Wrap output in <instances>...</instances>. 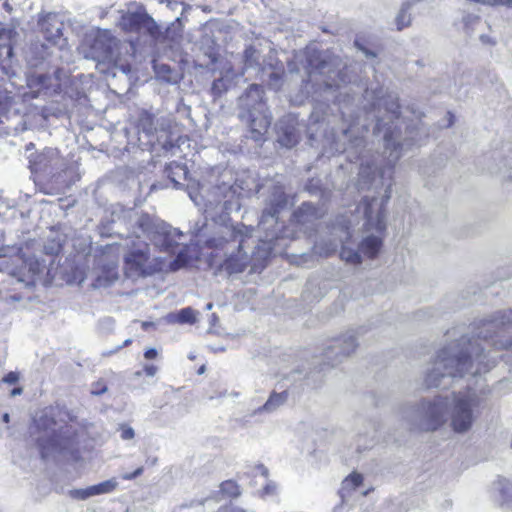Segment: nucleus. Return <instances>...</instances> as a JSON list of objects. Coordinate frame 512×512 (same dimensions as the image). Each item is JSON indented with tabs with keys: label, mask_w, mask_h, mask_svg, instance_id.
<instances>
[{
	"label": "nucleus",
	"mask_w": 512,
	"mask_h": 512,
	"mask_svg": "<svg viewBox=\"0 0 512 512\" xmlns=\"http://www.w3.org/2000/svg\"><path fill=\"white\" fill-rule=\"evenodd\" d=\"M485 349L467 336L443 347L426 372V388L447 389L455 378L487 372L496 364V357L490 351L485 353Z\"/></svg>",
	"instance_id": "f257e3e1"
},
{
	"label": "nucleus",
	"mask_w": 512,
	"mask_h": 512,
	"mask_svg": "<svg viewBox=\"0 0 512 512\" xmlns=\"http://www.w3.org/2000/svg\"><path fill=\"white\" fill-rule=\"evenodd\" d=\"M205 241L184 244L176 257L169 263L168 271L176 272L183 268L196 267L218 274L224 267V219L221 214L206 218L202 227Z\"/></svg>",
	"instance_id": "f03ea898"
},
{
	"label": "nucleus",
	"mask_w": 512,
	"mask_h": 512,
	"mask_svg": "<svg viewBox=\"0 0 512 512\" xmlns=\"http://www.w3.org/2000/svg\"><path fill=\"white\" fill-rule=\"evenodd\" d=\"M298 64H301L308 74L304 87L306 96L312 92L333 90L339 86L338 73L332 71L330 65L315 50L296 52L294 59L288 62L289 72L299 73Z\"/></svg>",
	"instance_id": "7ed1b4c3"
},
{
	"label": "nucleus",
	"mask_w": 512,
	"mask_h": 512,
	"mask_svg": "<svg viewBox=\"0 0 512 512\" xmlns=\"http://www.w3.org/2000/svg\"><path fill=\"white\" fill-rule=\"evenodd\" d=\"M448 396L423 398L403 410L402 419L411 431L434 432L447 422Z\"/></svg>",
	"instance_id": "20e7f679"
},
{
	"label": "nucleus",
	"mask_w": 512,
	"mask_h": 512,
	"mask_svg": "<svg viewBox=\"0 0 512 512\" xmlns=\"http://www.w3.org/2000/svg\"><path fill=\"white\" fill-rule=\"evenodd\" d=\"M70 168L59 151L51 148L36 152L29 159L33 181L45 194H52L55 187L64 182L63 176Z\"/></svg>",
	"instance_id": "39448f33"
},
{
	"label": "nucleus",
	"mask_w": 512,
	"mask_h": 512,
	"mask_svg": "<svg viewBox=\"0 0 512 512\" xmlns=\"http://www.w3.org/2000/svg\"><path fill=\"white\" fill-rule=\"evenodd\" d=\"M90 52L99 64L107 65L108 68H119L126 74L131 72V60L135 57L134 43L131 42L128 49L109 30H99L96 33Z\"/></svg>",
	"instance_id": "423d86ee"
},
{
	"label": "nucleus",
	"mask_w": 512,
	"mask_h": 512,
	"mask_svg": "<svg viewBox=\"0 0 512 512\" xmlns=\"http://www.w3.org/2000/svg\"><path fill=\"white\" fill-rule=\"evenodd\" d=\"M448 399L449 427L456 434L469 432L481 416L484 399L471 390L452 392Z\"/></svg>",
	"instance_id": "0eeeda50"
},
{
	"label": "nucleus",
	"mask_w": 512,
	"mask_h": 512,
	"mask_svg": "<svg viewBox=\"0 0 512 512\" xmlns=\"http://www.w3.org/2000/svg\"><path fill=\"white\" fill-rule=\"evenodd\" d=\"M477 338L495 350L512 351V310H499L480 320L475 327Z\"/></svg>",
	"instance_id": "6e6552de"
},
{
	"label": "nucleus",
	"mask_w": 512,
	"mask_h": 512,
	"mask_svg": "<svg viewBox=\"0 0 512 512\" xmlns=\"http://www.w3.org/2000/svg\"><path fill=\"white\" fill-rule=\"evenodd\" d=\"M166 266L163 257H153L147 242H132L123 257V273L129 279H143L161 273Z\"/></svg>",
	"instance_id": "1a4fd4ad"
},
{
	"label": "nucleus",
	"mask_w": 512,
	"mask_h": 512,
	"mask_svg": "<svg viewBox=\"0 0 512 512\" xmlns=\"http://www.w3.org/2000/svg\"><path fill=\"white\" fill-rule=\"evenodd\" d=\"M238 105L242 110L239 118L247 121L255 140L267 131L271 124V116L266 114L263 102V88L258 84H252L238 99Z\"/></svg>",
	"instance_id": "9d476101"
},
{
	"label": "nucleus",
	"mask_w": 512,
	"mask_h": 512,
	"mask_svg": "<svg viewBox=\"0 0 512 512\" xmlns=\"http://www.w3.org/2000/svg\"><path fill=\"white\" fill-rule=\"evenodd\" d=\"M252 228L244 224L228 225L226 222V270L241 272L248 263L249 253L255 241Z\"/></svg>",
	"instance_id": "9b49d317"
},
{
	"label": "nucleus",
	"mask_w": 512,
	"mask_h": 512,
	"mask_svg": "<svg viewBox=\"0 0 512 512\" xmlns=\"http://www.w3.org/2000/svg\"><path fill=\"white\" fill-rule=\"evenodd\" d=\"M216 178L215 170L211 169L196 186H189V196L196 205L207 208L209 205L221 202L222 186L216 183Z\"/></svg>",
	"instance_id": "f8f14e48"
},
{
	"label": "nucleus",
	"mask_w": 512,
	"mask_h": 512,
	"mask_svg": "<svg viewBox=\"0 0 512 512\" xmlns=\"http://www.w3.org/2000/svg\"><path fill=\"white\" fill-rule=\"evenodd\" d=\"M288 198L282 185H272L269 187V195L265 200V205L259 221L263 229L268 230L274 224L278 223L279 213L287 206Z\"/></svg>",
	"instance_id": "ddd939ff"
},
{
	"label": "nucleus",
	"mask_w": 512,
	"mask_h": 512,
	"mask_svg": "<svg viewBox=\"0 0 512 512\" xmlns=\"http://www.w3.org/2000/svg\"><path fill=\"white\" fill-rule=\"evenodd\" d=\"M388 122L384 118H378L376 123V129L378 131L384 130V142H385V159L386 166L389 171V178L392 175V169L402 156L403 143L398 139V125L394 128L387 126Z\"/></svg>",
	"instance_id": "4468645a"
},
{
	"label": "nucleus",
	"mask_w": 512,
	"mask_h": 512,
	"mask_svg": "<svg viewBox=\"0 0 512 512\" xmlns=\"http://www.w3.org/2000/svg\"><path fill=\"white\" fill-rule=\"evenodd\" d=\"M391 183L388 185L385 193V199L381 201L376 197H364L359 208L363 210L366 225L369 229H375L382 232L386 228L384 205L390 198Z\"/></svg>",
	"instance_id": "2eb2a0df"
},
{
	"label": "nucleus",
	"mask_w": 512,
	"mask_h": 512,
	"mask_svg": "<svg viewBox=\"0 0 512 512\" xmlns=\"http://www.w3.org/2000/svg\"><path fill=\"white\" fill-rule=\"evenodd\" d=\"M120 29L127 34L140 33L142 30L149 36L159 33V25L147 12H126L120 17Z\"/></svg>",
	"instance_id": "dca6fc26"
},
{
	"label": "nucleus",
	"mask_w": 512,
	"mask_h": 512,
	"mask_svg": "<svg viewBox=\"0 0 512 512\" xmlns=\"http://www.w3.org/2000/svg\"><path fill=\"white\" fill-rule=\"evenodd\" d=\"M366 100H371V105L374 109L384 108L387 112L388 120L393 122L399 119L400 105L398 103V97L395 94L384 95L383 88L379 89H367L364 95Z\"/></svg>",
	"instance_id": "f3484780"
},
{
	"label": "nucleus",
	"mask_w": 512,
	"mask_h": 512,
	"mask_svg": "<svg viewBox=\"0 0 512 512\" xmlns=\"http://www.w3.org/2000/svg\"><path fill=\"white\" fill-rule=\"evenodd\" d=\"M357 345L355 332L348 331L325 350V357L332 366L336 365L353 353Z\"/></svg>",
	"instance_id": "a211bd4d"
},
{
	"label": "nucleus",
	"mask_w": 512,
	"mask_h": 512,
	"mask_svg": "<svg viewBox=\"0 0 512 512\" xmlns=\"http://www.w3.org/2000/svg\"><path fill=\"white\" fill-rule=\"evenodd\" d=\"M13 262L17 266L12 270V275L19 282H23L28 286L34 285L38 275L41 273L39 261L34 258L16 256Z\"/></svg>",
	"instance_id": "6ab92c4d"
},
{
	"label": "nucleus",
	"mask_w": 512,
	"mask_h": 512,
	"mask_svg": "<svg viewBox=\"0 0 512 512\" xmlns=\"http://www.w3.org/2000/svg\"><path fill=\"white\" fill-rule=\"evenodd\" d=\"M386 172L385 168H382L374 163H361L359 170V188L361 190L379 189L383 186V178Z\"/></svg>",
	"instance_id": "aec40b11"
},
{
	"label": "nucleus",
	"mask_w": 512,
	"mask_h": 512,
	"mask_svg": "<svg viewBox=\"0 0 512 512\" xmlns=\"http://www.w3.org/2000/svg\"><path fill=\"white\" fill-rule=\"evenodd\" d=\"M157 44H165L169 48L178 45L183 38V25L180 18L175 19L165 29L159 25V33L150 37Z\"/></svg>",
	"instance_id": "412c9836"
},
{
	"label": "nucleus",
	"mask_w": 512,
	"mask_h": 512,
	"mask_svg": "<svg viewBox=\"0 0 512 512\" xmlns=\"http://www.w3.org/2000/svg\"><path fill=\"white\" fill-rule=\"evenodd\" d=\"M182 232L171 227H156L154 237L157 239L156 245L159 250L166 253H174L179 243L177 238L182 236Z\"/></svg>",
	"instance_id": "4be33fe9"
},
{
	"label": "nucleus",
	"mask_w": 512,
	"mask_h": 512,
	"mask_svg": "<svg viewBox=\"0 0 512 512\" xmlns=\"http://www.w3.org/2000/svg\"><path fill=\"white\" fill-rule=\"evenodd\" d=\"M322 216L321 211L311 203H303L294 213L296 223L311 228L316 220Z\"/></svg>",
	"instance_id": "5701e85b"
},
{
	"label": "nucleus",
	"mask_w": 512,
	"mask_h": 512,
	"mask_svg": "<svg viewBox=\"0 0 512 512\" xmlns=\"http://www.w3.org/2000/svg\"><path fill=\"white\" fill-rule=\"evenodd\" d=\"M363 477L359 473H352L346 477L341 485L339 495L343 501H351L356 497V494L365 495V492L357 493V489L361 486Z\"/></svg>",
	"instance_id": "b1692460"
},
{
	"label": "nucleus",
	"mask_w": 512,
	"mask_h": 512,
	"mask_svg": "<svg viewBox=\"0 0 512 512\" xmlns=\"http://www.w3.org/2000/svg\"><path fill=\"white\" fill-rule=\"evenodd\" d=\"M34 424L39 432H52L49 442L53 447L58 445V435L55 431L57 424L55 418L47 413L41 414L38 418H34Z\"/></svg>",
	"instance_id": "393cba45"
},
{
	"label": "nucleus",
	"mask_w": 512,
	"mask_h": 512,
	"mask_svg": "<svg viewBox=\"0 0 512 512\" xmlns=\"http://www.w3.org/2000/svg\"><path fill=\"white\" fill-rule=\"evenodd\" d=\"M287 399H288L287 392H281V393L274 392L270 395V397L265 402V404L262 405L261 407H259L258 409H256L252 413V415L263 414V413H266V414L273 413L278 408H280L282 405H284L286 403Z\"/></svg>",
	"instance_id": "a878e982"
},
{
	"label": "nucleus",
	"mask_w": 512,
	"mask_h": 512,
	"mask_svg": "<svg viewBox=\"0 0 512 512\" xmlns=\"http://www.w3.org/2000/svg\"><path fill=\"white\" fill-rule=\"evenodd\" d=\"M135 127L138 133L153 135L156 131L155 116L146 110H142L138 114Z\"/></svg>",
	"instance_id": "bb28decb"
},
{
	"label": "nucleus",
	"mask_w": 512,
	"mask_h": 512,
	"mask_svg": "<svg viewBox=\"0 0 512 512\" xmlns=\"http://www.w3.org/2000/svg\"><path fill=\"white\" fill-rule=\"evenodd\" d=\"M167 320L172 324H194L197 319L195 311L191 307H186L168 314Z\"/></svg>",
	"instance_id": "cd10ccee"
},
{
	"label": "nucleus",
	"mask_w": 512,
	"mask_h": 512,
	"mask_svg": "<svg viewBox=\"0 0 512 512\" xmlns=\"http://www.w3.org/2000/svg\"><path fill=\"white\" fill-rule=\"evenodd\" d=\"M382 246V240L378 236L370 235L364 238L359 246L361 253L369 258H374Z\"/></svg>",
	"instance_id": "c85d7f7f"
},
{
	"label": "nucleus",
	"mask_w": 512,
	"mask_h": 512,
	"mask_svg": "<svg viewBox=\"0 0 512 512\" xmlns=\"http://www.w3.org/2000/svg\"><path fill=\"white\" fill-rule=\"evenodd\" d=\"M52 15L47 14L39 21L42 32L45 34V38L50 42H55L62 34L61 27H56L55 30L49 29L48 25L51 24Z\"/></svg>",
	"instance_id": "c756f323"
},
{
	"label": "nucleus",
	"mask_w": 512,
	"mask_h": 512,
	"mask_svg": "<svg viewBox=\"0 0 512 512\" xmlns=\"http://www.w3.org/2000/svg\"><path fill=\"white\" fill-rule=\"evenodd\" d=\"M411 8V3L406 2L402 5L397 17H396V25L398 30H402L407 27L411 23V15L409 10Z\"/></svg>",
	"instance_id": "7c9ffc66"
},
{
	"label": "nucleus",
	"mask_w": 512,
	"mask_h": 512,
	"mask_svg": "<svg viewBox=\"0 0 512 512\" xmlns=\"http://www.w3.org/2000/svg\"><path fill=\"white\" fill-rule=\"evenodd\" d=\"M278 141L282 146L291 148L298 143V135L293 127H288L279 135Z\"/></svg>",
	"instance_id": "2f4dec72"
},
{
	"label": "nucleus",
	"mask_w": 512,
	"mask_h": 512,
	"mask_svg": "<svg viewBox=\"0 0 512 512\" xmlns=\"http://www.w3.org/2000/svg\"><path fill=\"white\" fill-rule=\"evenodd\" d=\"M340 257L342 260L351 264H360L362 262L360 253L345 245L342 246Z\"/></svg>",
	"instance_id": "473e14b6"
},
{
	"label": "nucleus",
	"mask_w": 512,
	"mask_h": 512,
	"mask_svg": "<svg viewBox=\"0 0 512 512\" xmlns=\"http://www.w3.org/2000/svg\"><path fill=\"white\" fill-rule=\"evenodd\" d=\"M116 487L117 483L114 480H106L91 486V492L93 495L106 494L114 491Z\"/></svg>",
	"instance_id": "72a5a7b5"
},
{
	"label": "nucleus",
	"mask_w": 512,
	"mask_h": 512,
	"mask_svg": "<svg viewBox=\"0 0 512 512\" xmlns=\"http://www.w3.org/2000/svg\"><path fill=\"white\" fill-rule=\"evenodd\" d=\"M283 71L271 70L268 72V86L273 90H279L283 85Z\"/></svg>",
	"instance_id": "f704fd0d"
},
{
	"label": "nucleus",
	"mask_w": 512,
	"mask_h": 512,
	"mask_svg": "<svg viewBox=\"0 0 512 512\" xmlns=\"http://www.w3.org/2000/svg\"><path fill=\"white\" fill-rule=\"evenodd\" d=\"M278 492V486L274 481L268 480L267 483L258 490V496L262 499L267 497L276 496Z\"/></svg>",
	"instance_id": "c9c22d12"
},
{
	"label": "nucleus",
	"mask_w": 512,
	"mask_h": 512,
	"mask_svg": "<svg viewBox=\"0 0 512 512\" xmlns=\"http://www.w3.org/2000/svg\"><path fill=\"white\" fill-rule=\"evenodd\" d=\"M242 494V488L233 480H226V497L238 498Z\"/></svg>",
	"instance_id": "e433bc0d"
},
{
	"label": "nucleus",
	"mask_w": 512,
	"mask_h": 512,
	"mask_svg": "<svg viewBox=\"0 0 512 512\" xmlns=\"http://www.w3.org/2000/svg\"><path fill=\"white\" fill-rule=\"evenodd\" d=\"M364 142L365 140L363 137L356 136L354 138H349V143L343 150L350 151L354 149L355 153L360 154V148L364 146Z\"/></svg>",
	"instance_id": "4c0bfd02"
},
{
	"label": "nucleus",
	"mask_w": 512,
	"mask_h": 512,
	"mask_svg": "<svg viewBox=\"0 0 512 512\" xmlns=\"http://www.w3.org/2000/svg\"><path fill=\"white\" fill-rule=\"evenodd\" d=\"M120 436L123 440H131L135 436V432L128 424H121L119 426Z\"/></svg>",
	"instance_id": "58836bf2"
},
{
	"label": "nucleus",
	"mask_w": 512,
	"mask_h": 512,
	"mask_svg": "<svg viewBox=\"0 0 512 512\" xmlns=\"http://www.w3.org/2000/svg\"><path fill=\"white\" fill-rule=\"evenodd\" d=\"M496 489H498L503 496H509L512 491V484L508 480L502 479L497 482Z\"/></svg>",
	"instance_id": "ea45409f"
},
{
	"label": "nucleus",
	"mask_w": 512,
	"mask_h": 512,
	"mask_svg": "<svg viewBox=\"0 0 512 512\" xmlns=\"http://www.w3.org/2000/svg\"><path fill=\"white\" fill-rule=\"evenodd\" d=\"M107 391V386L103 380H98L93 383L92 394L93 395H101Z\"/></svg>",
	"instance_id": "a19ab883"
},
{
	"label": "nucleus",
	"mask_w": 512,
	"mask_h": 512,
	"mask_svg": "<svg viewBox=\"0 0 512 512\" xmlns=\"http://www.w3.org/2000/svg\"><path fill=\"white\" fill-rule=\"evenodd\" d=\"M0 48V57H4L6 59H11L13 57V46L10 43L4 44Z\"/></svg>",
	"instance_id": "79ce46f5"
},
{
	"label": "nucleus",
	"mask_w": 512,
	"mask_h": 512,
	"mask_svg": "<svg viewBox=\"0 0 512 512\" xmlns=\"http://www.w3.org/2000/svg\"><path fill=\"white\" fill-rule=\"evenodd\" d=\"M72 495L74 497L80 498V499H86L90 496H93V493L91 492V486L86 489L81 490H75Z\"/></svg>",
	"instance_id": "37998d69"
},
{
	"label": "nucleus",
	"mask_w": 512,
	"mask_h": 512,
	"mask_svg": "<svg viewBox=\"0 0 512 512\" xmlns=\"http://www.w3.org/2000/svg\"><path fill=\"white\" fill-rule=\"evenodd\" d=\"M143 471H144L143 467H138L133 472L123 474L122 479L123 480H133V479L139 477L140 475H142Z\"/></svg>",
	"instance_id": "c03bdc74"
},
{
	"label": "nucleus",
	"mask_w": 512,
	"mask_h": 512,
	"mask_svg": "<svg viewBox=\"0 0 512 512\" xmlns=\"http://www.w3.org/2000/svg\"><path fill=\"white\" fill-rule=\"evenodd\" d=\"M18 380H19V375H18V373L13 372V371H11V372L7 373V374L3 377V379H2V381H3L4 383H7V384H15V383H17V382H18Z\"/></svg>",
	"instance_id": "a18cd8bd"
},
{
	"label": "nucleus",
	"mask_w": 512,
	"mask_h": 512,
	"mask_svg": "<svg viewBox=\"0 0 512 512\" xmlns=\"http://www.w3.org/2000/svg\"><path fill=\"white\" fill-rule=\"evenodd\" d=\"M350 509V501H343L341 500V503L334 507L332 512H349Z\"/></svg>",
	"instance_id": "49530a36"
},
{
	"label": "nucleus",
	"mask_w": 512,
	"mask_h": 512,
	"mask_svg": "<svg viewBox=\"0 0 512 512\" xmlns=\"http://www.w3.org/2000/svg\"><path fill=\"white\" fill-rule=\"evenodd\" d=\"M254 471L256 474H260L261 476H263L265 478H268V476H269V470L263 464H256L254 466Z\"/></svg>",
	"instance_id": "de8ad7c7"
},
{
	"label": "nucleus",
	"mask_w": 512,
	"mask_h": 512,
	"mask_svg": "<svg viewBox=\"0 0 512 512\" xmlns=\"http://www.w3.org/2000/svg\"><path fill=\"white\" fill-rule=\"evenodd\" d=\"M157 355H158V352H157V350H156V349H154V348H149V349H147V350L144 352V357H145L146 359H154V358H156V357H157Z\"/></svg>",
	"instance_id": "09e8293b"
},
{
	"label": "nucleus",
	"mask_w": 512,
	"mask_h": 512,
	"mask_svg": "<svg viewBox=\"0 0 512 512\" xmlns=\"http://www.w3.org/2000/svg\"><path fill=\"white\" fill-rule=\"evenodd\" d=\"M479 21V16H476V15H467L463 18V22L465 25H469V24H472L473 22H477Z\"/></svg>",
	"instance_id": "8fccbe9b"
},
{
	"label": "nucleus",
	"mask_w": 512,
	"mask_h": 512,
	"mask_svg": "<svg viewBox=\"0 0 512 512\" xmlns=\"http://www.w3.org/2000/svg\"><path fill=\"white\" fill-rule=\"evenodd\" d=\"M144 372L148 376H154L156 374V372H157V367L154 366V365H146L144 367Z\"/></svg>",
	"instance_id": "3c124183"
},
{
	"label": "nucleus",
	"mask_w": 512,
	"mask_h": 512,
	"mask_svg": "<svg viewBox=\"0 0 512 512\" xmlns=\"http://www.w3.org/2000/svg\"><path fill=\"white\" fill-rule=\"evenodd\" d=\"M107 272H108L109 278H111L112 280L117 279L118 272H117L116 264H114L112 267H110Z\"/></svg>",
	"instance_id": "603ef678"
},
{
	"label": "nucleus",
	"mask_w": 512,
	"mask_h": 512,
	"mask_svg": "<svg viewBox=\"0 0 512 512\" xmlns=\"http://www.w3.org/2000/svg\"><path fill=\"white\" fill-rule=\"evenodd\" d=\"M337 244L336 243H330L329 247L324 251V254L327 256L330 253L336 251Z\"/></svg>",
	"instance_id": "864d4df0"
},
{
	"label": "nucleus",
	"mask_w": 512,
	"mask_h": 512,
	"mask_svg": "<svg viewBox=\"0 0 512 512\" xmlns=\"http://www.w3.org/2000/svg\"><path fill=\"white\" fill-rule=\"evenodd\" d=\"M394 507H395V504L393 502H389L383 508L382 512H392Z\"/></svg>",
	"instance_id": "5fc2aeb1"
},
{
	"label": "nucleus",
	"mask_w": 512,
	"mask_h": 512,
	"mask_svg": "<svg viewBox=\"0 0 512 512\" xmlns=\"http://www.w3.org/2000/svg\"><path fill=\"white\" fill-rule=\"evenodd\" d=\"M498 2L500 4L499 6H506L512 8V0H500Z\"/></svg>",
	"instance_id": "6e6d98bb"
},
{
	"label": "nucleus",
	"mask_w": 512,
	"mask_h": 512,
	"mask_svg": "<svg viewBox=\"0 0 512 512\" xmlns=\"http://www.w3.org/2000/svg\"><path fill=\"white\" fill-rule=\"evenodd\" d=\"M480 40L483 42V43H490V44H495L494 41H491V39L486 36V35H481L480 36Z\"/></svg>",
	"instance_id": "4d7b16f0"
},
{
	"label": "nucleus",
	"mask_w": 512,
	"mask_h": 512,
	"mask_svg": "<svg viewBox=\"0 0 512 512\" xmlns=\"http://www.w3.org/2000/svg\"><path fill=\"white\" fill-rule=\"evenodd\" d=\"M226 512H247V511H245L244 509H242L240 507L231 506L229 508V511L226 510Z\"/></svg>",
	"instance_id": "13d9d810"
},
{
	"label": "nucleus",
	"mask_w": 512,
	"mask_h": 512,
	"mask_svg": "<svg viewBox=\"0 0 512 512\" xmlns=\"http://www.w3.org/2000/svg\"><path fill=\"white\" fill-rule=\"evenodd\" d=\"M241 190H246V189H249L248 188V185H246L244 182L242 181H239V180H236V183H235Z\"/></svg>",
	"instance_id": "bf43d9fd"
},
{
	"label": "nucleus",
	"mask_w": 512,
	"mask_h": 512,
	"mask_svg": "<svg viewBox=\"0 0 512 512\" xmlns=\"http://www.w3.org/2000/svg\"><path fill=\"white\" fill-rule=\"evenodd\" d=\"M151 327H154V323H152V322H147V321H145V322H143V323H142V328H143L144 330H148V329H149V328H151Z\"/></svg>",
	"instance_id": "052dcab7"
},
{
	"label": "nucleus",
	"mask_w": 512,
	"mask_h": 512,
	"mask_svg": "<svg viewBox=\"0 0 512 512\" xmlns=\"http://www.w3.org/2000/svg\"><path fill=\"white\" fill-rule=\"evenodd\" d=\"M21 393H22V388L21 387H16V388H14L11 391V396H16V395H19Z\"/></svg>",
	"instance_id": "680f3d73"
},
{
	"label": "nucleus",
	"mask_w": 512,
	"mask_h": 512,
	"mask_svg": "<svg viewBox=\"0 0 512 512\" xmlns=\"http://www.w3.org/2000/svg\"><path fill=\"white\" fill-rule=\"evenodd\" d=\"M40 447H41V454L43 457H46L47 456V453H46V445L44 443H39Z\"/></svg>",
	"instance_id": "e2e57ef3"
},
{
	"label": "nucleus",
	"mask_w": 512,
	"mask_h": 512,
	"mask_svg": "<svg viewBox=\"0 0 512 512\" xmlns=\"http://www.w3.org/2000/svg\"><path fill=\"white\" fill-rule=\"evenodd\" d=\"M407 132L409 134V139L412 141H416V137L413 135V132L410 127H407Z\"/></svg>",
	"instance_id": "0e129e2a"
},
{
	"label": "nucleus",
	"mask_w": 512,
	"mask_h": 512,
	"mask_svg": "<svg viewBox=\"0 0 512 512\" xmlns=\"http://www.w3.org/2000/svg\"><path fill=\"white\" fill-rule=\"evenodd\" d=\"M352 133V130L351 129H348V130H344L343 131V136L345 138H348V136Z\"/></svg>",
	"instance_id": "69168bd1"
},
{
	"label": "nucleus",
	"mask_w": 512,
	"mask_h": 512,
	"mask_svg": "<svg viewBox=\"0 0 512 512\" xmlns=\"http://www.w3.org/2000/svg\"><path fill=\"white\" fill-rule=\"evenodd\" d=\"M131 343H132V340H131V339H127V340H125V341H124L123 346H128V345H130Z\"/></svg>",
	"instance_id": "338daca9"
},
{
	"label": "nucleus",
	"mask_w": 512,
	"mask_h": 512,
	"mask_svg": "<svg viewBox=\"0 0 512 512\" xmlns=\"http://www.w3.org/2000/svg\"><path fill=\"white\" fill-rule=\"evenodd\" d=\"M139 227L145 230V222L143 220L140 221Z\"/></svg>",
	"instance_id": "774afa93"
}]
</instances>
